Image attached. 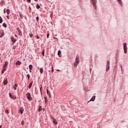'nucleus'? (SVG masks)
<instances>
[{"mask_svg":"<svg viewBox=\"0 0 128 128\" xmlns=\"http://www.w3.org/2000/svg\"><path fill=\"white\" fill-rule=\"evenodd\" d=\"M51 118L53 120V124H58V121H56V120L54 118V116H51Z\"/></svg>","mask_w":128,"mask_h":128,"instance_id":"nucleus-4","label":"nucleus"},{"mask_svg":"<svg viewBox=\"0 0 128 128\" xmlns=\"http://www.w3.org/2000/svg\"><path fill=\"white\" fill-rule=\"evenodd\" d=\"M42 110V106H40L39 108H38V112H40Z\"/></svg>","mask_w":128,"mask_h":128,"instance_id":"nucleus-18","label":"nucleus"},{"mask_svg":"<svg viewBox=\"0 0 128 128\" xmlns=\"http://www.w3.org/2000/svg\"><path fill=\"white\" fill-rule=\"evenodd\" d=\"M13 98H14V100H16V96H14Z\"/></svg>","mask_w":128,"mask_h":128,"instance_id":"nucleus-46","label":"nucleus"},{"mask_svg":"<svg viewBox=\"0 0 128 128\" xmlns=\"http://www.w3.org/2000/svg\"><path fill=\"white\" fill-rule=\"evenodd\" d=\"M27 2H28V4H30L31 0H27Z\"/></svg>","mask_w":128,"mask_h":128,"instance_id":"nucleus-38","label":"nucleus"},{"mask_svg":"<svg viewBox=\"0 0 128 128\" xmlns=\"http://www.w3.org/2000/svg\"><path fill=\"white\" fill-rule=\"evenodd\" d=\"M95 100H96V96H93V97L91 98L90 100L91 102H94Z\"/></svg>","mask_w":128,"mask_h":128,"instance_id":"nucleus-17","label":"nucleus"},{"mask_svg":"<svg viewBox=\"0 0 128 128\" xmlns=\"http://www.w3.org/2000/svg\"><path fill=\"white\" fill-rule=\"evenodd\" d=\"M57 71H58V72H60V70H57Z\"/></svg>","mask_w":128,"mask_h":128,"instance_id":"nucleus-61","label":"nucleus"},{"mask_svg":"<svg viewBox=\"0 0 128 128\" xmlns=\"http://www.w3.org/2000/svg\"><path fill=\"white\" fill-rule=\"evenodd\" d=\"M120 68H121V70H122V66L120 65Z\"/></svg>","mask_w":128,"mask_h":128,"instance_id":"nucleus-49","label":"nucleus"},{"mask_svg":"<svg viewBox=\"0 0 128 128\" xmlns=\"http://www.w3.org/2000/svg\"><path fill=\"white\" fill-rule=\"evenodd\" d=\"M40 73L42 74H44V69L42 68H40Z\"/></svg>","mask_w":128,"mask_h":128,"instance_id":"nucleus-22","label":"nucleus"},{"mask_svg":"<svg viewBox=\"0 0 128 128\" xmlns=\"http://www.w3.org/2000/svg\"><path fill=\"white\" fill-rule=\"evenodd\" d=\"M27 78H28V80H30V74H27Z\"/></svg>","mask_w":128,"mask_h":128,"instance_id":"nucleus-32","label":"nucleus"},{"mask_svg":"<svg viewBox=\"0 0 128 128\" xmlns=\"http://www.w3.org/2000/svg\"><path fill=\"white\" fill-rule=\"evenodd\" d=\"M21 124H22V126H24V120L22 121Z\"/></svg>","mask_w":128,"mask_h":128,"instance_id":"nucleus-35","label":"nucleus"},{"mask_svg":"<svg viewBox=\"0 0 128 128\" xmlns=\"http://www.w3.org/2000/svg\"><path fill=\"white\" fill-rule=\"evenodd\" d=\"M78 63H74V68H76L78 66Z\"/></svg>","mask_w":128,"mask_h":128,"instance_id":"nucleus-34","label":"nucleus"},{"mask_svg":"<svg viewBox=\"0 0 128 128\" xmlns=\"http://www.w3.org/2000/svg\"><path fill=\"white\" fill-rule=\"evenodd\" d=\"M0 24H2V16H0Z\"/></svg>","mask_w":128,"mask_h":128,"instance_id":"nucleus-29","label":"nucleus"},{"mask_svg":"<svg viewBox=\"0 0 128 128\" xmlns=\"http://www.w3.org/2000/svg\"><path fill=\"white\" fill-rule=\"evenodd\" d=\"M50 37V34H47V36H46V38H48Z\"/></svg>","mask_w":128,"mask_h":128,"instance_id":"nucleus-41","label":"nucleus"},{"mask_svg":"<svg viewBox=\"0 0 128 128\" xmlns=\"http://www.w3.org/2000/svg\"><path fill=\"white\" fill-rule=\"evenodd\" d=\"M10 39L12 42H16V39L14 38L12 36L10 38Z\"/></svg>","mask_w":128,"mask_h":128,"instance_id":"nucleus-9","label":"nucleus"},{"mask_svg":"<svg viewBox=\"0 0 128 128\" xmlns=\"http://www.w3.org/2000/svg\"><path fill=\"white\" fill-rule=\"evenodd\" d=\"M6 68H4V69H2V72H1L2 74H4V72H6Z\"/></svg>","mask_w":128,"mask_h":128,"instance_id":"nucleus-14","label":"nucleus"},{"mask_svg":"<svg viewBox=\"0 0 128 128\" xmlns=\"http://www.w3.org/2000/svg\"><path fill=\"white\" fill-rule=\"evenodd\" d=\"M110 70V60L107 61L106 72Z\"/></svg>","mask_w":128,"mask_h":128,"instance_id":"nucleus-5","label":"nucleus"},{"mask_svg":"<svg viewBox=\"0 0 128 128\" xmlns=\"http://www.w3.org/2000/svg\"><path fill=\"white\" fill-rule=\"evenodd\" d=\"M90 72H92V68H90Z\"/></svg>","mask_w":128,"mask_h":128,"instance_id":"nucleus-55","label":"nucleus"},{"mask_svg":"<svg viewBox=\"0 0 128 128\" xmlns=\"http://www.w3.org/2000/svg\"><path fill=\"white\" fill-rule=\"evenodd\" d=\"M40 92H42V87L40 88Z\"/></svg>","mask_w":128,"mask_h":128,"instance_id":"nucleus-56","label":"nucleus"},{"mask_svg":"<svg viewBox=\"0 0 128 128\" xmlns=\"http://www.w3.org/2000/svg\"><path fill=\"white\" fill-rule=\"evenodd\" d=\"M4 14H6V8L4 9Z\"/></svg>","mask_w":128,"mask_h":128,"instance_id":"nucleus-50","label":"nucleus"},{"mask_svg":"<svg viewBox=\"0 0 128 128\" xmlns=\"http://www.w3.org/2000/svg\"><path fill=\"white\" fill-rule=\"evenodd\" d=\"M20 112L21 114H24V108L21 107L20 109Z\"/></svg>","mask_w":128,"mask_h":128,"instance_id":"nucleus-8","label":"nucleus"},{"mask_svg":"<svg viewBox=\"0 0 128 128\" xmlns=\"http://www.w3.org/2000/svg\"><path fill=\"white\" fill-rule=\"evenodd\" d=\"M2 125H0V128H2Z\"/></svg>","mask_w":128,"mask_h":128,"instance_id":"nucleus-57","label":"nucleus"},{"mask_svg":"<svg viewBox=\"0 0 128 128\" xmlns=\"http://www.w3.org/2000/svg\"><path fill=\"white\" fill-rule=\"evenodd\" d=\"M29 10H32V7H30V6H29Z\"/></svg>","mask_w":128,"mask_h":128,"instance_id":"nucleus-47","label":"nucleus"},{"mask_svg":"<svg viewBox=\"0 0 128 128\" xmlns=\"http://www.w3.org/2000/svg\"><path fill=\"white\" fill-rule=\"evenodd\" d=\"M16 66H20L22 64V62H20V60H18L16 63Z\"/></svg>","mask_w":128,"mask_h":128,"instance_id":"nucleus-11","label":"nucleus"},{"mask_svg":"<svg viewBox=\"0 0 128 128\" xmlns=\"http://www.w3.org/2000/svg\"><path fill=\"white\" fill-rule=\"evenodd\" d=\"M2 26H4V28H6L8 25H6V23H3Z\"/></svg>","mask_w":128,"mask_h":128,"instance_id":"nucleus-23","label":"nucleus"},{"mask_svg":"<svg viewBox=\"0 0 128 128\" xmlns=\"http://www.w3.org/2000/svg\"><path fill=\"white\" fill-rule=\"evenodd\" d=\"M61 54H62V51H60V50H58V54L59 58H61V56H62L60 55Z\"/></svg>","mask_w":128,"mask_h":128,"instance_id":"nucleus-13","label":"nucleus"},{"mask_svg":"<svg viewBox=\"0 0 128 128\" xmlns=\"http://www.w3.org/2000/svg\"><path fill=\"white\" fill-rule=\"evenodd\" d=\"M90 3L92 4L93 5V8L95 10H96V4L98 3L97 0H90Z\"/></svg>","mask_w":128,"mask_h":128,"instance_id":"nucleus-1","label":"nucleus"},{"mask_svg":"<svg viewBox=\"0 0 128 128\" xmlns=\"http://www.w3.org/2000/svg\"><path fill=\"white\" fill-rule=\"evenodd\" d=\"M19 36H22V31H20L19 32Z\"/></svg>","mask_w":128,"mask_h":128,"instance_id":"nucleus-31","label":"nucleus"},{"mask_svg":"<svg viewBox=\"0 0 128 128\" xmlns=\"http://www.w3.org/2000/svg\"><path fill=\"white\" fill-rule=\"evenodd\" d=\"M40 20V17H38V16L36 18V22H38V20Z\"/></svg>","mask_w":128,"mask_h":128,"instance_id":"nucleus-30","label":"nucleus"},{"mask_svg":"<svg viewBox=\"0 0 128 128\" xmlns=\"http://www.w3.org/2000/svg\"><path fill=\"white\" fill-rule=\"evenodd\" d=\"M46 92L48 94L49 98H51L52 97V95L50 94V92L48 91V89H46Z\"/></svg>","mask_w":128,"mask_h":128,"instance_id":"nucleus-15","label":"nucleus"},{"mask_svg":"<svg viewBox=\"0 0 128 128\" xmlns=\"http://www.w3.org/2000/svg\"><path fill=\"white\" fill-rule=\"evenodd\" d=\"M52 16H54V12H52V13H51V14H50V18H52Z\"/></svg>","mask_w":128,"mask_h":128,"instance_id":"nucleus-36","label":"nucleus"},{"mask_svg":"<svg viewBox=\"0 0 128 128\" xmlns=\"http://www.w3.org/2000/svg\"><path fill=\"white\" fill-rule=\"evenodd\" d=\"M20 18H21L22 20V14H20Z\"/></svg>","mask_w":128,"mask_h":128,"instance_id":"nucleus-39","label":"nucleus"},{"mask_svg":"<svg viewBox=\"0 0 128 128\" xmlns=\"http://www.w3.org/2000/svg\"><path fill=\"white\" fill-rule=\"evenodd\" d=\"M30 72H32V70H30Z\"/></svg>","mask_w":128,"mask_h":128,"instance_id":"nucleus-60","label":"nucleus"},{"mask_svg":"<svg viewBox=\"0 0 128 128\" xmlns=\"http://www.w3.org/2000/svg\"><path fill=\"white\" fill-rule=\"evenodd\" d=\"M4 36V32H2L1 33V34L0 36V38H3V36Z\"/></svg>","mask_w":128,"mask_h":128,"instance_id":"nucleus-21","label":"nucleus"},{"mask_svg":"<svg viewBox=\"0 0 128 128\" xmlns=\"http://www.w3.org/2000/svg\"><path fill=\"white\" fill-rule=\"evenodd\" d=\"M80 58V57H78V55L76 56V61H75V64H78L80 62V60H78Z\"/></svg>","mask_w":128,"mask_h":128,"instance_id":"nucleus-6","label":"nucleus"},{"mask_svg":"<svg viewBox=\"0 0 128 128\" xmlns=\"http://www.w3.org/2000/svg\"><path fill=\"white\" fill-rule=\"evenodd\" d=\"M16 30H17L20 32V28H18V27L17 28H16Z\"/></svg>","mask_w":128,"mask_h":128,"instance_id":"nucleus-37","label":"nucleus"},{"mask_svg":"<svg viewBox=\"0 0 128 128\" xmlns=\"http://www.w3.org/2000/svg\"><path fill=\"white\" fill-rule=\"evenodd\" d=\"M36 8H37V10H40V5L38 4L36 6Z\"/></svg>","mask_w":128,"mask_h":128,"instance_id":"nucleus-20","label":"nucleus"},{"mask_svg":"<svg viewBox=\"0 0 128 128\" xmlns=\"http://www.w3.org/2000/svg\"><path fill=\"white\" fill-rule=\"evenodd\" d=\"M16 46H13V50H16Z\"/></svg>","mask_w":128,"mask_h":128,"instance_id":"nucleus-43","label":"nucleus"},{"mask_svg":"<svg viewBox=\"0 0 128 128\" xmlns=\"http://www.w3.org/2000/svg\"><path fill=\"white\" fill-rule=\"evenodd\" d=\"M32 84H34V81H32V82L29 84V86H28V88H31L32 86Z\"/></svg>","mask_w":128,"mask_h":128,"instance_id":"nucleus-12","label":"nucleus"},{"mask_svg":"<svg viewBox=\"0 0 128 128\" xmlns=\"http://www.w3.org/2000/svg\"><path fill=\"white\" fill-rule=\"evenodd\" d=\"M16 88H18V84H14V86H13V88H14L15 90H16Z\"/></svg>","mask_w":128,"mask_h":128,"instance_id":"nucleus-16","label":"nucleus"},{"mask_svg":"<svg viewBox=\"0 0 128 128\" xmlns=\"http://www.w3.org/2000/svg\"><path fill=\"white\" fill-rule=\"evenodd\" d=\"M7 14H10V12L9 8H8L6 10Z\"/></svg>","mask_w":128,"mask_h":128,"instance_id":"nucleus-19","label":"nucleus"},{"mask_svg":"<svg viewBox=\"0 0 128 128\" xmlns=\"http://www.w3.org/2000/svg\"><path fill=\"white\" fill-rule=\"evenodd\" d=\"M32 34H29V36H30V38H32Z\"/></svg>","mask_w":128,"mask_h":128,"instance_id":"nucleus-40","label":"nucleus"},{"mask_svg":"<svg viewBox=\"0 0 128 128\" xmlns=\"http://www.w3.org/2000/svg\"><path fill=\"white\" fill-rule=\"evenodd\" d=\"M42 54L43 56H44V49L42 52Z\"/></svg>","mask_w":128,"mask_h":128,"instance_id":"nucleus-25","label":"nucleus"},{"mask_svg":"<svg viewBox=\"0 0 128 128\" xmlns=\"http://www.w3.org/2000/svg\"><path fill=\"white\" fill-rule=\"evenodd\" d=\"M9 96H10L11 98H14V96H12V93H9Z\"/></svg>","mask_w":128,"mask_h":128,"instance_id":"nucleus-24","label":"nucleus"},{"mask_svg":"<svg viewBox=\"0 0 128 128\" xmlns=\"http://www.w3.org/2000/svg\"><path fill=\"white\" fill-rule=\"evenodd\" d=\"M124 53L127 54L128 52V48L126 47V43L124 44Z\"/></svg>","mask_w":128,"mask_h":128,"instance_id":"nucleus-3","label":"nucleus"},{"mask_svg":"<svg viewBox=\"0 0 128 128\" xmlns=\"http://www.w3.org/2000/svg\"><path fill=\"white\" fill-rule=\"evenodd\" d=\"M118 58H116V64H118Z\"/></svg>","mask_w":128,"mask_h":128,"instance_id":"nucleus-48","label":"nucleus"},{"mask_svg":"<svg viewBox=\"0 0 128 128\" xmlns=\"http://www.w3.org/2000/svg\"><path fill=\"white\" fill-rule=\"evenodd\" d=\"M36 38H38V40H39V38H40V36H36Z\"/></svg>","mask_w":128,"mask_h":128,"instance_id":"nucleus-44","label":"nucleus"},{"mask_svg":"<svg viewBox=\"0 0 128 128\" xmlns=\"http://www.w3.org/2000/svg\"><path fill=\"white\" fill-rule=\"evenodd\" d=\"M34 2H38V0H34Z\"/></svg>","mask_w":128,"mask_h":128,"instance_id":"nucleus-58","label":"nucleus"},{"mask_svg":"<svg viewBox=\"0 0 128 128\" xmlns=\"http://www.w3.org/2000/svg\"><path fill=\"white\" fill-rule=\"evenodd\" d=\"M7 18H8V20H10V16L8 15L7 16Z\"/></svg>","mask_w":128,"mask_h":128,"instance_id":"nucleus-51","label":"nucleus"},{"mask_svg":"<svg viewBox=\"0 0 128 128\" xmlns=\"http://www.w3.org/2000/svg\"><path fill=\"white\" fill-rule=\"evenodd\" d=\"M54 38L55 40H56V37H54Z\"/></svg>","mask_w":128,"mask_h":128,"instance_id":"nucleus-59","label":"nucleus"},{"mask_svg":"<svg viewBox=\"0 0 128 128\" xmlns=\"http://www.w3.org/2000/svg\"><path fill=\"white\" fill-rule=\"evenodd\" d=\"M8 61H6L4 63V64L3 65L4 68H8Z\"/></svg>","mask_w":128,"mask_h":128,"instance_id":"nucleus-7","label":"nucleus"},{"mask_svg":"<svg viewBox=\"0 0 128 128\" xmlns=\"http://www.w3.org/2000/svg\"><path fill=\"white\" fill-rule=\"evenodd\" d=\"M44 100H45V104H46V102H48V98L44 97Z\"/></svg>","mask_w":128,"mask_h":128,"instance_id":"nucleus-28","label":"nucleus"},{"mask_svg":"<svg viewBox=\"0 0 128 128\" xmlns=\"http://www.w3.org/2000/svg\"><path fill=\"white\" fill-rule=\"evenodd\" d=\"M6 114H8V110H6Z\"/></svg>","mask_w":128,"mask_h":128,"instance_id":"nucleus-45","label":"nucleus"},{"mask_svg":"<svg viewBox=\"0 0 128 128\" xmlns=\"http://www.w3.org/2000/svg\"><path fill=\"white\" fill-rule=\"evenodd\" d=\"M118 2V3L120 4V6H122V0H117Z\"/></svg>","mask_w":128,"mask_h":128,"instance_id":"nucleus-27","label":"nucleus"},{"mask_svg":"<svg viewBox=\"0 0 128 128\" xmlns=\"http://www.w3.org/2000/svg\"><path fill=\"white\" fill-rule=\"evenodd\" d=\"M8 78H6V80H4V86H6V84H8Z\"/></svg>","mask_w":128,"mask_h":128,"instance_id":"nucleus-10","label":"nucleus"},{"mask_svg":"<svg viewBox=\"0 0 128 128\" xmlns=\"http://www.w3.org/2000/svg\"><path fill=\"white\" fill-rule=\"evenodd\" d=\"M4 1L2 0V1L0 2V4H1V6H3V5H4Z\"/></svg>","mask_w":128,"mask_h":128,"instance_id":"nucleus-33","label":"nucleus"},{"mask_svg":"<svg viewBox=\"0 0 128 128\" xmlns=\"http://www.w3.org/2000/svg\"><path fill=\"white\" fill-rule=\"evenodd\" d=\"M14 36H16V38H18V35L14 34Z\"/></svg>","mask_w":128,"mask_h":128,"instance_id":"nucleus-52","label":"nucleus"},{"mask_svg":"<svg viewBox=\"0 0 128 128\" xmlns=\"http://www.w3.org/2000/svg\"><path fill=\"white\" fill-rule=\"evenodd\" d=\"M121 72H122V74L124 72V70H122H122H121Z\"/></svg>","mask_w":128,"mask_h":128,"instance_id":"nucleus-53","label":"nucleus"},{"mask_svg":"<svg viewBox=\"0 0 128 128\" xmlns=\"http://www.w3.org/2000/svg\"><path fill=\"white\" fill-rule=\"evenodd\" d=\"M29 68L30 70H32V64L29 65Z\"/></svg>","mask_w":128,"mask_h":128,"instance_id":"nucleus-26","label":"nucleus"},{"mask_svg":"<svg viewBox=\"0 0 128 128\" xmlns=\"http://www.w3.org/2000/svg\"><path fill=\"white\" fill-rule=\"evenodd\" d=\"M52 72H54V67L52 66V70H51Z\"/></svg>","mask_w":128,"mask_h":128,"instance_id":"nucleus-42","label":"nucleus"},{"mask_svg":"<svg viewBox=\"0 0 128 128\" xmlns=\"http://www.w3.org/2000/svg\"><path fill=\"white\" fill-rule=\"evenodd\" d=\"M26 97L29 102H30V100H32V95L30 94V92H28L27 93Z\"/></svg>","mask_w":128,"mask_h":128,"instance_id":"nucleus-2","label":"nucleus"},{"mask_svg":"<svg viewBox=\"0 0 128 128\" xmlns=\"http://www.w3.org/2000/svg\"><path fill=\"white\" fill-rule=\"evenodd\" d=\"M45 110H46V109H44V108L42 109L43 112H44Z\"/></svg>","mask_w":128,"mask_h":128,"instance_id":"nucleus-54","label":"nucleus"}]
</instances>
